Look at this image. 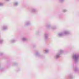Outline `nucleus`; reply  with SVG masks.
I'll list each match as a JSON object with an SVG mask.
<instances>
[{
	"instance_id": "obj_1",
	"label": "nucleus",
	"mask_w": 79,
	"mask_h": 79,
	"mask_svg": "<svg viewBox=\"0 0 79 79\" xmlns=\"http://www.w3.org/2000/svg\"><path fill=\"white\" fill-rule=\"evenodd\" d=\"M64 52V51L63 50H59L58 52L56 53L55 56V58L56 59H58V58H60L61 55L62 53H63V52Z\"/></svg>"
},
{
	"instance_id": "obj_2",
	"label": "nucleus",
	"mask_w": 79,
	"mask_h": 79,
	"mask_svg": "<svg viewBox=\"0 0 79 79\" xmlns=\"http://www.w3.org/2000/svg\"><path fill=\"white\" fill-rule=\"evenodd\" d=\"M79 58V56L77 54H75L72 57V59L75 63H77L78 62Z\"/></svg>"
},
{
	"instance_id": "obj_3",
	"label": "nucleus",
	"mask_w": 79,
	"mask_h": 79,
	"mask_svg": "<svg viewBox=\"0 0 79 79\" xmlns=\"http://www.w3.org/2000/svg\"><path fill=\"white\" fill-rule=\"evenodd\" d=\"M8 29V26L7 25H4L1 27V29L2 31H6Z\"/></svg>"
},
{
	"instance_id": "obj_4",
	"label": "nucleus",
	"mask_w": 79,
	"mask_h": 79,
	"mask_svg": "<svg viewBox=\"0 0 79 79\" xmlns=\"http://www.w3.org/2000/svg\"><path fill=\"white\" fill-rule=\"evenodd\" d=\"M63 34H64V35H70V34H71V32L68 30L64 31L63 32Z\"/></svg>"
},
{
	"instance_id": "obj_5",
	"label": "nucleus",
	"mask_w": 79,
	"mask_h": 79,
	"mask_svg": "<svg viewBox=\"0 0 79 79\" xmlns=\"http://www.w3.org/2000/svg\"><path fill=\"white\" fill-rule=\"evenodd\" d=\"M47 27L48 29H52V30H54V29H55L56 28V26L52 27L51 24L48 25Z\"/></svg>"
},
{
	"instance_id": "obj_6",
	"label": "nucleus",
	"mask_w": 79,
	"mask_h": 79,
	"mask_svg": "<svg viewBox=\"0 0 79 79\" xmlns=\"http://www.w3.org/2000/svg\"><path fill=\"white\" fill-rule=\"evenodd\" d=\"M48 33H46L44 35V38L45 40H47L48 39Z\"/></svg>"
},
{
	"instance_id": "obj_7",
	"label": "nucleus",
	"mask_w": 79,
	"mask_h": 79,
	"mask_svg": "<svg viewBox=\"0 0 79 79\" xmlns=\"http://www.w3.org/2000/svg\"><path fill=\"white\" fill-rule=\"evenodd\" d=\"M35 55L36 56H38V57H41L42 56L40 54V53H39V51L36 52Z\"/></svg>"
},
{
	"instance_id": "obj_8",
	"label": "nucleus",
	"mask_w": 79,
	"mask_h": 79,
	"mask_svg": "<svg viewBox=\"0 0 79 79\" xmlns=\"http://www.w3.org/2000/svg\"><path fill=\"white\" fill-rule=\"evenodd\" d=\"M57 35L58 37H63V36H64L63 33H59Z\"/></svg>"
},
{
	"instance_id": "obj_9",
	"label": "nucleus",
	"mask_w": 79,
	"mask_h": 79,
	"mask_svg": "<svg viewBox=\"0 0 79 79\" xmlns=\"http://www.w3.org/2000/svg\"><path fill=\"white\" fill-rule=\"evenodd\" d=\"M18 5H19V2L18 1H15L14 3V5L15 6H18Z\"/></svg>"
},
{
	"instance_id": "obj_10",
	"label": "nucleus",
	"mask_w": 79,
	"mask_h": 79,
	"mask_svg": "<svg viewBox=\"0 0 79 79\" xmlns=\"http://www.w3.org/2000/svg\"><path fill=\"white\" fill-rule=\"evenodd\" d=\"M31 24V22L30 21H27L25 23V26H29Z\"/></svg>"
},
{
	"instance_id": "obj_11",
	"label": "nucleus",
	"mask_w": 79,
	"mask_h": 79,
	"mask_svg": "<svg viewBox=\"0 0 79 79\" xmlns=\"http://www.w3.org/2000/svg\"><path fill=\"white\" fill-rule=\"evenodd\" d=\"M31 11L32 13H35L37 12V9L35 8H33L31 10Z\"/></svg>"
},
{
	"instance_id": "obj_12",
	"label": "nucleus",
	"mask_w": 79,
	"mask_h": 79,
	"mask_svg": "<svg viewBox=\"0 0 79 79\" xmlns=\"http://www.w3.org/2000/svg\"><path fill=\"white\" fill-rule=\"evenodd\" d=\"M49 49H46L43 52H44V53H48L49 52Z\"/></svg>"
},
{
	"instance_id": "obj_13",
	"label": "nucleus",
	"mask_w": 79,
	"mask_h": 79,
	"mask_svg": "<svg viewBox=\"0 0 79 79\" xmlns=\"http://www.w3.org/2000/svg\"><path fill=\"white\" fill-rule=\"evenodd\" d=\"M22 40H23V41L24 42H25V41H27V38L25 37H23L22 38Z\"/></svg>"
},
{
	"instance_id": "obj_14",
	"label": "nucleus",
	"mask_w": 79,
	"mask_h": 79,
	"mask_svg": "<svg viewBox=\"0 0 79 79\" xmlns=\"http://www.w3.org/2000/svg\"><path fill=\"white\" fill-rule=\"evenodd\" d=\"M4 42V40L2 39H1L0 40V44H3V42Z\"/></svg>"
},
{
	"instance_id": "obj_15",
	"label": "nucleus",
	"mask_w": 79,
	"mask_h": 79,
	"mask_svg": "<svg viewBox=\"0 0 79 79\" xmlns=\"http://www.w3.org/2000/svg\"><path fill=\"white\" fill-rule=\"evenodd\" d=\"M10 42L12 43H14V42H16V40L15 39L12 40H11Z\"/></svg>"
},
{
	"instance_id": "obj_16",
	"label": "nucleus",
	"mask_w": 79,
	"mask_h": 79,
	"mask_svg": "<svg viewBox=\"0 0 79 79\" xmlns=\"http://www.w3.org/2000/svg\"><path fill=\"white\" fill-rule=\"evenodd\" d=\"M69 77L70 79H72V78H73V76L72 75H69Z\"/></svg>"
},
{
	"instance_id": "obj_17",
	"label": "nucleus",
	"mask_w": 79,
	"mask_h": 79,
	"mask_svg": "<svg viewBox=\"0 0 79 79\" xmlns=\"http://www.w3.org/2000/svg\"><path fill=\"white\" fill-rule=\"evenodd\" d=\"M68 11L66 9H63L62 10V12H64V13H65V12H66Z\"/></svg>"
},
{
	"instance_id": "obj_18",
	"label": "nucleus",
	"mask_w": 79,
	"mask_h": 79,
	"mask_svg": "<svg viewBox=\"0 0 79 79\" xmlns=\"http://www.w3.org/2000/svg\"><path fill=\"white\" fill-rule=\"evenodd\" d=\"M3 5H4V4L3 3H0V6H3Z\"/></svg>"
},
{
	"instance_id": "obj_19",
	"label": "nucleus",
	"mask_w": 79,
	"mask_h": 79,
	"mask_svg": "<svg viewBox=\"0 0 79 79\" xmlns=\"http://www.w3.org/2000/svg\"><path fill=\"white\" fill-rule=\"evenodd\" d=\"M74 71H77V68H75L74 69Z\"/></svg>"
},
{
	"instance_id": "obj_20",
	"label": "nucleus",
	"mask_w": 79,
	"mask_h": 79,
	"mask_svg": "<svg viewBox=\"0 0 79 79\" xmlns=\"http://www.w3.org/2000/svg\"><path fill=\"white\" fill-rule=\"evenodd\" d=\"M5 2H10V0H4Z\"/></svg>"
},
{
	"instance_id": "obj_21",
	"label": "nucleus",
	"mask_w": 79,
	"mask_h": 79,
	"mask_svg": "<svg viewBox=\"0 0 79 79\" xmlns=\"http://www.w3.org/2000/svg\"><path fill=\"white\" fill-rule=\"evenodd\" d=\"M59 1L60 2H64V0H59Z\"/></svg>"
},
{
	"instance_id": "obj_22",
	"label": "nucleus",
	"mask_w": 79,
	"mask_h": 79,
	"mask_svg": "<svg viewBox=\"0 0 79 79\" xmlns=\"http://www.w3.org/2000/svg\"><path fill=\"white\" fill-rule=\"evenodd\" d=\"M0 55H1H1H3V53L2 52H1Z\"/></svg>"
},
{
	"instance_id": "obj_23",
	"label": "nucleus",
	"mask_w": 79,
	"mask_h": 79,
	"mask_svg": "<svg viewBox=\"0 0 79 79\" xmlns=\"http://www.w3.org/2000/svg\"><path fill=\"white\" fill-rule=\"evenodd\" d=\"M13 64H14V65H15L16 64V63H13Z\"/></svg>"
},
{
	"instance_id": "obj_24",
	"label": "nucleus",
	"mask_w": 79,
	"mask_h": 79,
	"mask_svg": "<svg viewBox=\"0 0 79 79\" xmlns=\"http://www.w3.org/2000/svg\"><path fill=\"white\" fill-rule=\"evenodd\" d=\"M0 70H1V71H2V70H3V69H2V68H1Z\"/></svg>"
},
{
	"instance_id": "obj_25",
	"label": "nucleus",
	"mask_w": 79,
	"mask_h": 79,
	"mask_svg": "<svg viewBox=\"0 0 79 79\" xmlns=\"http://www.w3.org/2000/svg\"><path fill=\"white\" fill-rule=\"evenodd\" d=\"M37 34H38V33H37Z\"/></svg>"
}]
</instances>
